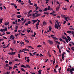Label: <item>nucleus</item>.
Returning a JSON list of instances; mask_svg holds the SVG:
<instances>
[{"mask_svg":"<svg viewBox=\"0 0 74 74\" xmlns=\"http://www.w3.org/2000/svg\"><path fill=\"white\" fill-rule=\"evenodd\" d=\"M55 63V60H54L53 62V66L54 64Z\"/></svg>","mask_w":74,"mask_h":74,"instance_id":"37","label":"nucleus"},{"mask_svg":"<svg viewBox=\"0 0 74 74\" xmlns=\"http://www.w3.org/2000/svg\"><path fill=\"white\" fill-rule=\"evenodd\" d=\"M29 55H30V56H32L33 54H32V53H29Z\"/></svg>","mask_w":74,"mask_h":74,"instance_id":"42","label":"nucleus"},{"mask_svg":"<svg viewBox=\"0 0 74 74\" xmlns=\"http://www.w3.org/2000/svg\"><path fill=\"white\" fill-rule=\"evenodd\" d=\"M26 68V67H27V68H29V69H30V66H29V65H26L25 66Z\"/></svg>","mask_w":74,"mask_h":74,"instance_id":"19","label":"nucleus"},{"mask_svg":"<svg viewBox=\"0 0 74 74\" xmlns=\"http://www.w3.org/2000/svg\"><path fill=\"white\" fill-rule=\"evenodd\" d=\"M29 61H30V60L29 59H27V62L28 63H29Z\"/></svg>","mask_w":74,"mask_h":74,"instance_id":"59","label":"nucleus"},{"mask_svg":"<svg viewBox=\"0 0 74 74\" xmlns=\"http://www.w3.org/2000/svg\"><path fill=\"white\" fill-rule=\"evenodd\" d=\"M38 19H37V20H35V22L36 23V22H37V21H38Z\"/></svg>","mask_w":74,"mask_h":74,"instance_id":"57","label":"nucleus"},{"mask_svg":"<svg viewBox=\"0 0 74 74\" xmlns=\"http://www.w3.org/2000/svg\"><path fill=\"white\" fill-rule=\"evenodd\" d=\"M32 12V10H31L29 11V12L28 13V14H30V12Z\"/></svg>","mask_w":74,"mask_h":74,"instance_id":"44","label":"nucleus"},{"mask_svg":"<svg viewBox=\"0 0 74 74\" xmlns=\"http://www.w3.org/2000/svg\"><path fill=\"white\" fill-rule=\"evenodd\" d=\"M3 21V19H0V22L1 23H2V21Z\"/></svg>","mask_w":74,"mask_h":74,"instance_id":"41","label":"nucleus"},{"mask_svg":"<svg viewBox=\"0 0 74 74\" xmlns=\"http://www.w3.org/2000/svg\"><path fill=\"white\" fill-rule=\"evenodd\" d=\"M64 23L63 24V25H64V24H65V23H66V21H64Z\"/></svg>","mask_w":74,"mask_h":74,"instance_id":"55","label":"nucleus"},{"mask_svg":"<svg viewBox=\"0 0 74 74\" xmlns=\"http://www.w3.org/2000/svg\"><path fill=\"white\" fill-rule=\"evenodd\" d=\"M21 67L22 68V67H24V68H26V67L24 65H22L21 66Z\"/></svg>","mask_w":74,"mask_h":74,"instance_id":"20","label":"nucleus"},{"mask_svg":"<svg viewBox=\"0 0 74 74\" xmlns=\"http://www.w3.org/2000/svg\"><path fill=\"white\" fill-rule=\"evenodd\" d=\"M65 20L66 21V22H67L68 21V20L67 19V17H66L65 18Z\"/></svg>","mask_w":74,"mask_h":74,"instance_id":"36","label":"nucleus"},{"mask_svg":"<svg viewBox=\"0 0 74 74\" xmlns=\"http://www.w3.org/2000/svg\"><path fill=\"white\" fill-rule=\"evenodd\" d=\"M57 48H58V49H59V45H58L57 46Z\"/></svg>","mask_w":74,"mask_h":74,"instance_id":"63","label":"nucleus"},{"mask_svg":"<svg viewBox=\"0 0 74 74\" xmlns=\"http://www.w3.org/2000/svg\"><path fill=\"white\" fill-rule=\"evenodd\" d=\"M31 23V22H30V21H28L27 22L28 24H30Z\"/></svg>","mask_w":74,"mask_h":74,"instance_id":"50","label":"nucleus"},{"mask_svg":"<svg viewBox=\"0 0 74 74\" xmlns=\"http://www.w3.org/2000/svg\"><path fill=\"white\" fill-rule=\"evenodd\" d=\"M9 53L10 55H15V52L13 51L12 53Z\"/></svg>","mask_w":74,"mask_h":74,"instance_id":"7","label":"nucleus"},{"mask_svg":"<svg viewBox=\"0 0 74 74\" xmlns=\"http://www.w3.org/2000/svg\"><path fill=\"white\" fill-rule=\"evenodd\" d=\"M3 38L4 39H5V40H6V39H7V37L5 36H3Z\"/></svg>","mask_w":74,"mask_h":74,"instance_id":"40","label":"nucleus"},{"mask_svg":"<svg viewBox=\"0 0 74 74\" xmlns=\"http://www.w3.org/2000/svg\"><path fill=\"white\" fill-rule=\"evenodd\" d=\"M12 67H11L10 66H9V68L8 69L9 70H11L12 69Z\"/></svg>","mask_w":74,"mask_h":74,"instance_id":"25","label":"nucleus"},{"mask_svg":"<svg viewBox=\"0 0 74 74\" xmlns=\"http://www.w3.org/2000/svg\"><path fill=\"white\" fill-rule=\"evenodd\" d=\"M29 5H33V3H29Z\"/></svg>","mask_w":74,"mask_h":74,"instance_id":"43","label":"nucleus"},{"mask_svg":"<svg viewBox=\"0 0 74 74\" xmlns=\"http://www.w3.org/2000/svg\"><path fill=\"white\" fill-rule=\"evenodd\" d=\"M50 32V31L49 30H47L46 31H45V34L47 33H48V32Z\"/></svg>","mask_w":74,"mask_h":74,"instance_id":"32","label":"nucleus"},{"mask_svg":"<svg viewBox=\"0 0 74 74\" xmlns=\"http://www.w3.org/2000/svg\"><path fill=\"white\" fill-rule=\"evenodd\" d=\"M55 37V35H51V36H49V37L50 38V37Z\"/></svg>","mask_w":74,"mask_h":74,"instance_id":"33","label":"nucleus"},{"mask_svg":"<svg viewBox=\"0 0 74 74\" xmlns=\"http://www.w3.org/2000/svg\"><path fill=\"white\" fill-rule=\"evenodd\" d=\"M21 71H24L25 72V71L24 70V69H23V68L21 69Z\"/></svg>","mask_w":74,"mask_h":74,"instance_id":"48","label":"nucleus"},{"mask_svg":"<svg viewBox=\"0 0 74 74\" xmlns=\"http://www.w3.org/2000/svg\"><path fill=\"white\" fill-rule=\"evenodd\" d=\"M67 37L69 40V41H70L71 40V38H70V37L69 36H67Z\"/></svg>","mask_w":74,"mask_h":74,"instance_id":"11","label":"nucleus"},{"mask_svg":"<svg viewBox=\"0 0 74 74\" xmlns=\"http://www.w3.org/2000/svg\"><path fill=\"white\" fill-rule=\"evenodd\" d=\"M66 15H62V18H64H64H66V16H65Z\"/></svg>","mask_w":74,"mask_h":74,"instance_id":"24","label":"nucleus"},{"mask_svg":"<svg viewBox=\"0 0 74 74\" xmlns=\"http://www.w3.org/2000/svg\"><path fill=\"white\" fill-rule=\"evenodd\" d=\"M9 64H12V62H9Z\"/></svg>","mask_w":74,"mask_h":74,"instance_id":"51","label":"nucleus"},{"mask_svg":"<svg viewBox=\"0 0 74 74\" xmlns=\"http://www.w3.org/2000/svg\"><path fill=\"white\" fill-rule=\"evenodd\" d=\"M60 6H57V7L56 8V11H59L60 10Z\"/></svg>","mask_w":74,"mask_h":74,"instance_id":"3","label":"nucleus"},{"mask_svg":"<svg viewBox=\"0 0 74 74\" xmlns=\"http://www.w3.org/2000/svg\"><path fill=\"white\" fill-rule=\"evenodd\" d=\"M16 62V61H19V60L18 59H16L14 60Z\"/></svg>","mask_w":74,"mask_h":74,"instance_id":"61","label":"nucleus"},{"mask_svg":"<svg viewBox=\"0 0 74 74\" xmlns=\"http://www.w3.org/2000/svg\"><path fill=\"white\" fill-rule=\"evenodd\" d=\"M59 52L60 53H61V51H60V49H58Z\"/></svg>","mask_w":74,"mask_h":74,"instance_id":"47","label":"nucleus"},{"mask_svg":"<svg viewBox=\"0 0 74 74\" xmlns=\"http://www.w3.org/2000/svg\"><path fill=\"white\" fill-rule=\"evenodd\" d=\"M0 31L1 32H5V29H0Z\"/></svg>","mask_w":74,"mask_h":74,"instance_id":"17","label":"nucleus"},{"mask_svg":"<svg viewBox=\"0 0 74 74\" xmlns=\"http://www.w3.org/2000/svg\"><path fill=\"white\" fill-rule=\"evenodd\" d=\"M67 33H71V32L70 31H67Z\"/></svg>","mask_w":74,"mask_h":74,"instance_id":"34","label":"nucleus"},{"mask_svg":"<svg viewBox=\"0 0 74 74\" xmlns=\"http://www.w3.org/2000/svg\"><path fill=\"white\" fill-rule=\"evenodd\" d=\"M58 67V64L56 65L55 66V69L57 68V67Z\"/></svg>","mask_w":74,"mask_h":74,"instance_id":"46","label":"nucleus"},{"mask_svg":"<svg viewBox=\"0 0 74 74\" xmlns=\"http://www.w3.org/2000/svg\"><path fill=\"white\" fill-rule=\"evenodd\" d=\"M52 38H53V40H58V38H56V37H52Z\"/></svg>","mask_w":74,"mask_h":74,"instance_id":"12","label":"nucleus"},{"mask_svg":"<svg viewBox=\"0 0 74 74\" xmlns=\"http://www.w3.org/2000/svg\"><path fill=\"white\" fill-rule=\"evenodd\" d=\"M65 41H66V42L68 43L69 42V40H68V39H67V38H66V37H65Z\"/></svg>","mask_w":74,"mask_h":74,"instance_id":"10","label":"nucleus"},{"mask_svg":"<svg viewBox=\"0 0 74 74\" xmlns=\"http://www.w3.org/2000/svg\"><path fill=\"white\" fill-rule=\"evenodd\" d=\"M5 26H7L8 25H9V22H8L5 23Z\"/></svg>","mask_w":74,"mask_h":74,"instance_id":"14","label":"nucleus"},{"mask_svg":"<svg viewBox=\"0 0 74 74\" xmlns=\"http://www.w3.org/2000/svg\"><path fill=\"white\" fill-rule=\"evenodd\" d=\"M21 16H22L21 15H18L17 17L18 18H21Z\"/></svg>","mask_w":74,"mask_h":74,"instance_id":"23","label":"nucleus"},{"mask_svg":"<svg viewBox=\"0 0 74 74\" xmlns=\"http://www.w3.org/2000/svg\"><path fill=\"white\" fill-rule=\"evenodd\" d=\"M59 40H60V41H63V40L62 39V38H59L58 39Z\"/></svg>","mask_w":74,"mask_h":74,"instance_id":"35","label":"nucleus"},{"mask_svg":"<svg viewBox=\"0 0 74 74\" xmlns=\"http://www.w3.org/2000/svg\"><path fill=\"white\" fill-rule=\"evenodd\" d=\"M54 27L56 29H59V27L57 24H55Z\"/></svg>","mask_w":74,"mask_h":74,"instance_id":"6","label":"nucleus"},{"mask_svg":"<svg viewBox=\"0 0 74 74\" xmlns=\"http://www.w3.org/2000/svg\"><path fill=\"white\" fill-rule=\"evenodd\" d=\"M34 6L35 7H37V4H35L34 5Z\"/></svg>","mask_w":74,"mask_h":74,"instance_id":"64","label":"nucleus"},{"mask_svg":"<svg viewBox=\"0 0 74 74\" xmlns=\"http://www.w3.org/2000/svg\"><path fill=\"white\" fill-rule=\"evenodd\" d=\"M32 16V14H31L28 15L27 16L28 17H29V16Z\"/></svg>","mask_w":74,"mask_h":74,"instance_id":"56","label":"nucleus"},{"mask_svg":"<svg viewBox=\"0 0 74 74\" xmlns=\"http://www.w3.org/2000/svg\"><path fill=\"white\" fill-rule=\"evenodd\" d=\"M6 67H9V65L8 64H6L5 65Z\"/></svg>","mask_w":74,"mask_h":74,"instance_id":"58","label":"nucleus"},{"mask_svg":"<svg viewBox=\"0 0 74 74\" xmlns=\"http://www.w3.org/2000/svg\"><path fill=\"white\" fill-rule=\"evenodd\" d=\"M51 29H52V27H51V26H49V30L50 31H51Z\"/></svg>","mask_w":74,"mask_h":74,"instance_id":"29","label":"nucleus"},{"mask_svg":"<svg viewBox=\"0 0 74 74\" xmlns=\"http://www.w3.org/2000/svg\"><path fill=\"white\" fill-rule=\"evenodd\" d=\"M48 42L50 44H53V42L51 40H48Z\"/></svg>","mask_w":74,"mask_h":74,"instance_id":"4","label":"nucleus"},{"mask_svg":"<svg viewBox=\"0 0 74 74\" xmlns=\"http://www.w3.org/2000/svg\"><path fill=\"white\" fill-rule=\"evenodd\" d=\"M67 71H70V73H71V74H73V71H72V70H70V68H69L67 69Z\"/></svg>","mask_w":74,"mask_h":74,"instance_id":"2","label":"nucleus"},{"mask_svg":"<svg viewBox=\"0 0 74 74\" xmlns=\"http://www.w3.org/2000/svg\"><path fill=\"white\" fill-rule=\"evenodd\" d=\"M55 11H53V12L52 13H50V14L52 15V14H55Z\"/></svg>","mask_w":74,"mask_h":74,"instance_id":"22","label":"nucleus"},{"mask_svg":"<svg viewBox=\"0 0 74 74\" xmlns=\"http://www.w3.org/2000/svg\"><path fill=\"white\" fill-rule=\"evenodd\" d=\"M69 70H72V71H74V68H72V69H70Z\"/></svg>","mask_w":74,"mask_h":74,"instance_id":"28","label":"nucleus"},{"mask_svg":"<svg viewBox=\"0 0 74 74\" xmlns=\"http://www.w3.org/2000/svg\"><path fill=\"white\" fill-rule=\"evenodd\" d=\"M54 41L55 42H56V43L58 44H60V43L58 41H56V40H54Z\"/></svg>","mask_w":74,"mask_h":74,"instance_id":"18","label":"nucleus"},{"mask_svg":"<svg viewBox=\"0 0 74 74\" xmlns=\"http://www.w3.org/2000/svg\"><path fill=\"white\" fill-rule=\"evenodd\" d=\"M65 37L64 36H62V38H63V39H64V40H65V37Z\"/></svg>","mask_w":74,"mask_h":74,"instance_id":"38","label":"nucleus"},{"mask_svg":"<svg viewBox=\"0 0 74 74\" xmlns=\"http://www.w3.org/2000/svg\"><path fill=\"white\" fill-rule=\"evenodd\" d=\"M24 41L25 42H27V43H29V41L28 40H27L26 39H24Z\"/></svg>","mask_w":74,"mask_h":74,"instance_id":"15","label":"nucleus"},{"mask_svg":"<svg viewBox=\"0 0 74 74\" xmlns=\"http://www.w3.org/2000/svg\"><path fill=\"white\" fill-rule=\"evenodd\" d=\"M14 37V36H13V35H12L11 36H10V39H11V38H13Z\"/></svg>","mask_w":74,"mask_h":74,"instance_id":"31","label":"nucleus"},{"mask_svg":"<svg viewBox=\"0 0 74 74\" xmlns=\"http://www.w3.org/2000/svg\"><path fill=\"white\" fill-rule=\"evenodd\" d=\"M20 57H21V55H20V54H18V58H20Z\"/></svg>","mask_w":74,"mask_h":74,"instance_id":"45","label":"nucleus"},{"mask_svg":"<svg viewBox=\"0 0 74 74\" xmlns=\"http://www.w3.org/2000/svg\"><path fill=\"white\" fill-rule=\"evenodd\" d=\"M27 32H28V33H30V30L29 29H28L27 30Z\"/></svg>","mask_w":74,"mask_h":74,"instance_id":"54","label":"nucleus"},{"mask_svg":"<svg viewBox=\"0 0 74 74\" xmlns=\"http://www.w3.org/2000/svg\"><path fill=\"white\" fill-rule=\"evenodd\" d=\"M38 22H37V23L36 24V26H38L40 24V21L39 20H38Z\"/></svg>","mask_w":74,"mask_h":74,"instance_id":"5","label":"nucleus"},{"mask_svg":"<svg viewBox=\"0 0 74 74\" xmlns=\"http://www.w3.org/2000/svg\"><path fill=\"white\" fill-rule=\"evenodd\" d=\"M51 8V7H50V6H48L47 9L49 10H50V9Z\"/></svg>","mask_w":74,"mask_h":74,"instance_id":"27","label":"nucleus"},{"mask_svg":"<svg viewBox=\"0 0 74 74\" xmlns=\"http://www.w3.org/2000/svg\"><path fill=\"white\" fill-rule=\"evenodd\" d=\"M23 52V50H21L18 51V53H20V52Z\"/></svg>","mask_w":74,"mask_h":74,"instance_id":"21","label":"nucleus"},{"mask_svg":"<svg viewBox=\"0 0 74 74\" xmlns=\"http://www.w3.org/2000/svg\"><path fill=\"white\" fill-rule=\"evenodd\" d=\"M37 47H38L39 48H40V47H41V46L40 45H38L37 46Z\"/></svg>","mask_w":74,"mask_h":74,"instance_id":"49","label":"nucleus"},{"mask_svg":"<svg viewBox=\"0 0 74 74\" xmlns=\"http://www.w3.org/2000/svg\"><path fill=\"white\" fill-rule=\"evenodd\" d=\"M5 31H6V32H7V28L5 27Z\"/></svg>","mask_w":74,"mask_h":74,"instance_id":"60","label":"nucleus"},{"mask_svg":"<svg viewBox=\"0 0 74 74\" xmlns=\"http://www.w3.org/2000/svg\"><path fill=\"white\" fill-rule=\"evenodd\" d=\"M48 10V8H45L44 10H43V11H47Z\"/></svg>","mask_w":74,"mask_h":74,"instance_id":"13","label":"nucleus"},{"mask_svg":"<svg viewBox=\"0 0 74 74\" xmlns=\"http://www.w3.org/2000/svg\"><path fill=\"white\" fill-rule=\"evenodd\" d=\"M66 51H67V52H68L69 53H70V51L69 50H68L67 49H66Z\"/></svg>","mask_w":74,"mask_h":74,"instance_id":"26","label":"nucleus"},{"mask_svg":"<svg viewBox=\"0 0 74 74\" xmlns=\"http://www.w3.org/2000/svg\"><path fill=\"white\" fill-rule=\"evenodd\" d=\"M25 25L26 26H29V24H28V23H26L25 24Z\"/></svg>","mask_w":74,"mask_h":74,"instance_id":"53","label":"nucleus"},{"mask_svg":"<svg viewBox=\"0 0 74 74\" xmlns=\"http://www.w3.org/2000/svg\"><path fill=\"white\" fill-rule=\"evenodd\" d=\"M20 44H21V45H22V44H23V45H26V44L24 43V42L22 41L20 42Z\"/></svg>","mask_w":74,"mask_h":74,"instance_id":"8","label":"nucleus"},{"mask_svg":"<svg viewBox=\"0 0 74 74\" xmlns=\"http://www.w3.org/2000/svg\"><path fill=\"white\" fill-rule=\"evenodd\" d=\"M32 22H33L32 24H34L35 23V20H32Z\"/></svg>","mask_w":74,"mask_h":74,"instance_id":"39","label":"nucleus"},{"mask_svg":"<svg viewBox=\"0 0 74 74\" xmlns=\"http://www.w3.org/2000/svg\"><path fill=\"white\" fill-rule=\"evenodd\" d=\"M42 71V70H41V69L39 70V71H38V74H41Z\"/></svg>","mask_w":74,"mask_h":74,"instance_id":"16","label":"nucleus"},{"mask_svg":"<svg viewBox=\"0 0 74 74\" xmlns=\"http://www.w3.org/2000/svg\"><path fill=\"white\" fill-rule=\"evenodd\" d=\"M21 2H22V1L21 0H19L18 1V3H21Z\"/></svg>","mask_w":74,"mask_h":74,"instance_id":"52","label":"nucleus"},{"mask_svg":"<svg viewBox=\"0 0 74 74\" xmlns=\"http://www.w3.org/2000/svg\"><path fill=\"white\" fill-rule=\"evenodd\" d=\"M43 56V55L42 54H40V57H41V56Z\"/></svg>","mask_w":74,"mask_h":74,"instance_id":"62","label":"nucleus"},{"mask_svg":"<svg viewBox=\"0 0 74 74\" xmlns=\"http://www.w3.org/2000/svg\"><path fill=\"white\" fill-rule=\"evenodd\" d=\"M47 22H45V21L43 22V25H44V26H45V25H47Z\"/></svg>","mask_w":74,"mask_h":74,"instance_id":"9","label":"nucleus"},{"mask_svg":"<svg viewBox=\"0 0 74 74\" xmlns=\"http://www.w3.org/2000/svg\"><path fill=\"white\" fill-rule=\"evenodd\" d=\"M49 1V0H46V4H47Z\"/></svg>","mask_w":74,"mask_h":74,"instance_id":"30","label":"nucleus"},{"mask_svg":"<svg viewBox=\"0 0 74 74\" xmlns=\"http://www.w3.org/2000/svg\"><path fill=\"white\" fill-rule=\"evenodd\" d=\"M35 15L34 16V18H36V17H38V16H39L40 15V14H38L37 13H35Z\"/></svg>","mask_w":74,"mask_h":74,"instance_id":"1","label":"nucleus"}]
</instances>
